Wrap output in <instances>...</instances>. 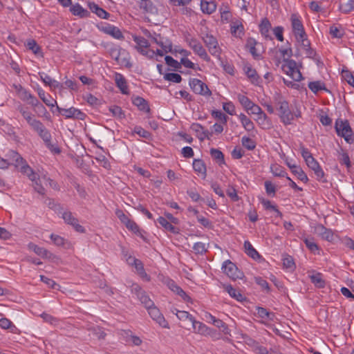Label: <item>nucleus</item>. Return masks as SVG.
Here are the masks:
<instances>
[{"label": "nucleus", "instance_id": "864d4df0", "mask_svg": "<svg viewBox=\"0 0 354 354\" xmlns=\"http://www.w3.org/2000/svg\"><path fill=\"white\" fill-rule=\"evenodd\" d=\"M319 234L323 239L326 241H332L333 239V233L330 230L324 227L323 225L318 227Z\"/></svg>", "mask_w": 354, "mask_h": 354}, {"label": "nucleus", "instance_id": "4c0bfd02", "mask_svg": "<svg viewBox=\"0 0 354 354\" xmlns=\"http://www.w3.org/2000/svg\"><path fill=\"white\" fill-rule=\"evenodd\" d=\"M192 325L196 333L201 335H207L209 333V328L203 323L195 320V319L194 322H192Z\"/></svg>", "mask_w": 354, "mask_h": 354}, {"label": "nucleus", "instance_id": "f704fd0d", "mask_svg": "<svg viewBox=\"0 0 354 354\" xmlns=\"http://www.w3.org/2000/svg\"><path fill=\"white\" fill-rule=\"evenodd\" d=\"M239 118L241 122L243 127L247 131H252L254 129V124L253 122L244 113H241Z\"/></svg>", "mask_w": 354, "mask_h": 354}, {"label": "nucleus", "instance_id": "cd10ccee", "mask_svg": "<svg viewBox=\"0 0 354 354\" xmlns=\"http://www.w3.org/2000/svg\"><path fill=\"white\" fill-rule=\"evenodd\" d=\"M37 93L40 99L50 107H53L57 102L48 94H46L41 88H38Z\"/></svg>", "mask_w": 354, "mask_h": 354}, {"label": "nucleus", "instance_id": "9d476101", "mask_svg": "<svg viewBox=\"0 0 354 354\" xmlns=\"http://www.w3.org/2000/svg\"><path fill=\"white\" fill-rule=\"evenodd\" d=\"M189 46L193 50V51L198 55L201 58L206 62L210 61V57L203 48L201 42L195 38H191L187 39Z\"/></svg>", "mask_w": 354, "mask_h": 354}, {"label": "nucleus", "instance_id": "13d9d810", "mask_svg": "<svg viewBox=\"0 0 354 354\" xmlns=\"http://www.w3.org/2000/svg\"><path fill=\"white\" fill-rule=\"evenodd\" d=\"M140 302L145 306L147 309L153 306V301L149 298V297L144 291L141 295L138 297Z\"/></svg>", "mask_w": 354, "mask_h": 354}, {"label": "nucleus", "instance_id": "5fc2aeb1", "mask_svg": "<svg viewBox=\"0 0 354 354\" xmlns=\"http://www.w3.org/2000/svg\"><path fill=\"white\" fill-rule=\"evenodd\" d=\"M257 314L259 317L267 319L268 320L272 321L274 317V314L267 310V309L259 307L257 308Z\"/></svg>", "mask_w": 354, "mask_h": 354}, {"label": "nucleus", "instance_id": "bf43d9fd", "mask_svg": "<svg viewBox=\"0 0 354 354\" xmlns=\"http://www.w3.org/2000/svg\"><path fill=\"white\" fill-rule=\"evenodd\" d=\"M47 148L53 153L59 154L61 153V149L56 144H53L51 142V134L50 133V136L48 138L47 141H44Z\"/></svg>", "mask_w": 354, "mask_h": 354}, {"label": "nucleus", "instance_id": "09e8293b", "mask_svg": "<svg viewBox=\"0 0 354 354\" xmlns=\"http://www.w3.org/2000/svg\"><path fill=\"white\" fill-rule=\"evenodd\" d=\"M270 170L272 174L275 176L286 178V176H288L285 169L281 165L277 164L272 165Z\"/></svg>", "mask_w": 354, "mask_h": 354}, {"label": "nucleus", "instance_id": "9b49d317", "mask_svg": "<svg viewBox=\"0 0 354 354\" xmlns=\"http://www.w3.org/2000/svg\"><path fill=\"white\" fill-rule=\"evenodd\" d=\"M62 213V218L64 219V222L71 225L73 229L80 233H84L85 229L83 226L79 224L78 219L75 218L71 212L70 211H65Z\"/></svg>", "mask_w": 354, "mask_h": 354}, {"label": "nucleus", "instance_id": "c85d7f7f", "mask_svg": "<svg viewBox=\"0 0 354 354\" xmlns=\"http://www.w3.org/2000/svg\"><path fill=\"white\" fill-rule=\"evenodd\" d=\"M90 10L101 19H109L110 14L95 3H89Z\"/></svg>", "mask_w": 354, "mask_h": 354}, {"label": "nucleus", "instance_id": "393cba45", "mask_svg": "<svg viewBox=\"0 0 354 354\" xmlns=\"http://www.w3.org/2000/svg\"><path fill=\"white\" fill-rule=\"evenodd\" d=\"M256 121L259 126L263 129H270L272 127L271 120L264 112L257 116Z\"/></svg>", "mask_w": 354, "mask_h": 354}, {"label": "nucleus", "instance_id": "f03ea898", "mask_svg": "<svg viewBox=\"0 0 354 354\" xmlns=\"http://www.w3.org/2000/svg\"><path fill=\"white\" fill-rule=\"evenodd\" d=\"M277 109L279 111L281 122L286 126L292 124L295 118L301 116V111L299 109L292 111L288 101L282 98H280L277 102Z\"/></svg>", "mask_w": 354, "mask_h": 354}, {"label": "nucleus", "instance_id": "680f3d73", "mask_svg": "<svg viewBox=\"0 0 354 354\" xmlns=\"http://www.w3.org/2000/svg\"><path fill=\"white\" fill-rule=\"evenodd\" d=\"M163 77L167 81L175 83H179L182 80V77L179 74L175 73H165Z\"/></svg>", "mask_w": 354, "mask_h": 354}, {"label": "nucleus", "instance_id": "603ef678", "mask_svg": "<svg viewBox=\"0 0 354 354\" xmlns=\"http://www.w3.org/2000/svg\"><path fill=\"white\" fill-rule=\"evenodd\" d=\"M125 226L129 230L145 239L142 233V230L140 229L139 226L133 221L130 219V221L125 224Z\"/></svg>", "mask_w": 354, "mask_h": 354}, {"label": "nucleus", "instance_id": "bb28decb", "mask_svg": "<svg viewBox=\"0 0 354 354\" xmlns=\"http://www.w3.org/2000/svg\"><path fill=\"white\" fill-rule=\"evenodd\" d=\"M271 28V24L267 18H264L261 20L259 24V30L261 34L266 39H272L270 35V30Z\"/></svg>", "mask_w": 354, "mask_h": 354}, {"label": "nucleus", "instance_id": "412c9836", "mask_svg": "<svg viewBox=\"0 0 354 354\" xmlns=\"http://www.w3.org/2000/svg\"><path fill=\"white\" fill-rule=\"evenodd\" d=\"M50 239L54 244L58 247H62L65 249H72L73 248V245L71 241L57 234H52Z\"/></svg>", "mask_w": 354, "mask_h": 354}, {"label": "nucleus", "instance_id": "6e6552de", "mask_svg": "<svg viewBox=\"0 0 354 354\" xmlns=\"http://www.w3.org/2000/svg\"><path fill=\"white\" fill-rule=\"evenodd\" d=\"M57 109L59 113L64 116L66 119H77L84 120L86 117V115L84 112L73 106L68 109H64L57 106Z\"/></svg>", "mask_w": 354, "mask_h": 354}, {"label": "nucleus", "instance_id": "f8f14e48", "mask_svg": "<svg viewBox=\"0 0 354 354\" xmlns=\"http://www.w3.org/2000/svg\"><path fill=\"white\" fill-rule=\"evenodd\" d=\"M148 313L151 319L159 326L165 328H169L168 322L165 319L160 310L154 305L147 309Z\"/></svg>", "mask_w": 354, "mask_h": 354}, {"label": "nucleus", "instance_id": "20e7f679", "mask_svg": "<svg viewBox=\"0 0 354 354\" xmlns=\"http://www.w3.org/2000/svg\"><path fill=\"white\" fill-rule=\"evenodd\" d=\"M281 69L295 81L299 82L303 79L301 73L297 68L296 62L293 59H284Z\"/></svg>", "mask_w": 354, "mask_h": 354}, {"label": "nucleus", "instance_id": "49530a36", "mask_svg": "<svg viewBox=\"0 0 354 354\" xmlns=\"http://www.w3.org/2000/svg\"><path fill=\"white\" fill-rule=\"evenodd\" d=\"M192 129L198 133V138L201 140L205 138H208V131H205L203 127L198 123L192 124L191 127Z\"/></svg>", "mask_w": 354, "mask_h": 354}, {"label": "nucleus", "instance_id": "39448f33", "mask_svg": "<svg viewBox=\"0 0 354 354\" xmlns=\"http://www.w3.org/2000/svg\"><path fill=\"white\" fill-rule=\"evenodd\" d=\"M335 130L339 136L343 137L348 143L353 142L352 137V129L348 120H337L335 122Z\"/></svg>", "mask_w": 354, "mask_h": 354}, {"label": "nucleus", "instance_id": "f3484780", "mask_svg": "<svg viewBox=\"0 0 354 354\" xmlns=\"http://www.w3.org/2000/svg\"><path fill=\"white\" fill-rule=\"evenodd\" d=\"M114 80L115 82L116 86L120 89V92L124 95H129V90L127 85V82L125 77L119 73H115L114 74Z\"/></svg>", "mask_w": 354, "mask_h": 354}, {"label": "nucleus", "instance_id": "a18cd8bd", "mask_svg": "<svg viewBox=\"0 0 354 354\" xmlns=\"http://www.w3.org/2000/svg\"><path fill=\"white\" fill-rule=\"evenodd\" d=\"M17 110L22 115V116L26 120L28 124L35 119L32 113L30 112L28 110V109L24 107L22 104L18 105Z\"/></svg>", "mask_w": 354, "mask_h": 354}, {"label": "nucleus", "instance_id": "052dcab7", "mask_svg": "<svg viewBox=\"0 0 354 354\" xmlns=\"http://www.w3.org/2000/svg\"><path fill=\"white\" fill-rule=\"evenodd\" d=\"M242 145L248 150H253L256 147L255 142L246 136H243L241 138Z\"/></svg>", "mask_w": 354, "mask_h": 354}, {"label": "nucleus", "instance_id": "ea45409f", "mask_svg": "<svg viewBox=\"0 0 354 354\" xmlns=\"http://www.w3.org/2000/svg\"><path fill=\"white\" fill-rule=\"evenodd\" d=\"M329 33L333 38L341 39L344 35L345 32L341 25H333L329 28Z\"/></svg>", "mask_w": 354, "mask_h": 354}, {"label": "nucleus", "instance_id": "dca6fc26", "mask_svg": "<svg viewBox=\"0 0 354 354\" xmlns=\"http://www.w3.org/2000/svg\"><path fill=\"white\" fill-rule=\"evenodd\" d=\"M99 29L102 32H104L106 35H111V37H113L115 39H124V35L122 33V32L120 31V30L118 27H116L113 25L106 24V26L99 27Z\"/></svg>", "mask_w": 354, "mask_h": 354}, {"label": "nucleus", "instance_id": "72a5a7b5", "mask_svg": "<svg viewBox=\"0 0 354 354\" xmlns=\"http://www.w3.org/2000/svg\"><path fill=\"white\" fill-rule=\"evenodd\" d=\"M39 75L40 77V80L46 86H49L50 87H53L55 88L59 86V83L57 80L53 79L50 76L44 72H39Z\"/></svg>", "mask_w": 354, "mask_h": 354}, {"label": "nucleus", "instance_id": "8fccbe9b", "mask_svg": "<svg viewBox=\"0 0 354 354\" xmlns=\"http://www.w3.org/2000/svg\"><path fill=\"white\" fill-rule=\"evenodd\" d=\"M28 248L30 250H32L37 255L41 256L43 257H46L48 254V251L47 250L34 243H29Z\"/></svg>", "mask_w": 354, "mask_h": 354}, {"label": "nucleus", "instance_id": "0e129e2a", "mask_svg": "<svg viewBox=\"0 0 354 354\" xmlns=\"http://www.w3.org/2000/svg\"><path fill=\"white\" fill-rule=\"evenodd\" d=\"M156 43L159 45L163 50L165 53L171 52L172 50V44L171 42L167 39L165 41H158L156 39H155Z\"/></svg>", "mask_w": 354, "mask_h": 354}, {"label": "nucleus", "instance_id": "2f4dec72", "mask_svg": "<svg viewBox=\"0 0 354 354\" xmlns=\"http://www.w3.org/2000/svg\"><path fill=\"white\" fill-rule=\"evenodd\" d=\"M223 288L230 296L235 299L236 301H242L245 299L244 296L240 292V291L234 288L231 285H223Z\"/></svg>", "mask_w": 354, "mask_h": 354}, {"label": "nucleus", "instance_id": "c9c22d12", "mask_svg": "<svg viewBox=\"0 0 354 354\" xmlns=\"http://www.w3.org/2000/svg\"><path fill=\"white\" fill-rule=\"evenodd\" d=\"M158 222L166 230L169 231L173 234L179 233V230L176 227H174L171 223H169L166 218L160 216L158 218Z\"/></svg>", "mask_w": 354, "mask_h": 354}, {"label": "nucleus", "instance_id": "ddd939ff", "mask_svg": "<svg viewBox=\"0 0 354 354\" xmlns=\"http://www.w3.org/2000/svg\"><path fill=\"white\" fill-rule=\"evenodd\" d=\"M28 125L39 135L43 141L48 140L50 133L41 121L35 118Z\"/></svg>", "mask_w": 354, "mask_h": 354}, {"label": "nucleus", "instance_id": "e2e57ef3", "mask_svg": "<svg viewBox=\"0 0 354 354\" xmlns=\"http://www.w3.org/2000/svg\"><path fill=\"white\" fill-rule=\"evenodd\" d=\"M342 77L344 80H345L349 85L354 87V76L348 70H342Z\"/></svg>", "mask_w": 354, "mask_h": 354}, {"label": "nucleus", "instance_id": "a19ab883", "mask_svg": "<svg viewBox=\"0 0 354 354\" xmlns=\"http://www.w3.org/2000/svg\"><path fill=\"white\" fill-rule=\"evenodd\" d=\"M106 48L110 56L113 59H118V57H120V53L122 49L120 46L115 45L114 44H107L106 45Z\"/></svg>", "mask_w": 354, "mask_h": 354}, {"label": "nucleus", "instance_id": "774afa93", "mask_svg": "<svg viewBox=\"0 0 354 354\" xmlns=\"http://www.w3.org/2000/svg\"><path fill=\"white\" fill-rule=\"evenodd\" d=\"M0 327L3 329H10L12 331L16 328L12 322L6 317L0 319Z\"/></svg>", "mask_w": 354, "mask_h": 354}, {"label": "nucleus", "instance_id": "6e6d98bb", "mask_svg": "<svg viewBox=\"0 0 354 354\" xmlns=\"http://www.w3.org/2000/svg\"><path fill=\"white\" fill-rule=\"evenodd\" d=\"M237 98L245 111L249 112V109L253 102L247 96L242 94H239Z\"/></svg>", "mask_w": 354, "mask_h": 354}, {"label": "nucleus", "instance_id": "c756f323", "mask_svg": "<svg viewBox=\"0 0 354 354\" xmlns=\"http://www.w3.org/2000/svg\"><path fill=\"white\" fill-rule=\"evenodd\" d=\"M201 9L203 13L211 15L216 10V3L214 1L201 0Z\"/></svg>", "mask_w": 354, "mask_h": 354}, {"label": "nucleus", "instance_id": "58836bf2", "mask_svg": "<svg viewBox=\"0 0 354 354\" xmlns=\"http://www.w3.org/2000/svg\"><path fill=\"white\" fill-rule=\"evenodd\" d=\"M244 248L245 253L253 259H258L260 258V254L254 248V247L249 241H244Z\"/></svg>", "mask_w": 354, "mask_h": 354}, {"label": "nucleus", "instance_id": "1a4fd4ad", "mask_svg": "<svg viewBox=\"0 0 354 354\" xmlns=\"http://www.w3.org/2000/svg\"><path fill=\"white\" fill-rule=\"evenodd\" d=\"M222 270L228 277L233 280L241 279L243 274L242 272L239 270L236 266L230 260H226L223 262Z\"/></svg>", "mask_w": 354, "mask_h": 354}, {"label": "nucleus", "instance_id": "338daca9", "mask_svg": "<svg viewBox=\"0 0 354 354\" xmlns=\"http://www.w3.org/2000/svg\"><path fill=\"white\" fill-rule=\"evenodd\" d=\"M133 133L138 134L140 137L144 138H151V133L148 131L144 129L142 127L140 126H136L134 127Z\"/></svg>", "mask_w": 354, "mask_h": 354}, {"label": "nucleus", "instance_id": "e433bc0d", "mask_svg": "<svg viewBox=\"0 0 354 354\" xmlns=\"http://www.w3.org/2000/svg\"><path fill=\"white\" fill-rule=\"evenodd\" d=\"M309 89L314 93H317L319 91H326L329 92V90L326 88L325 84L322 81H314L308 83Z\"/></svg>", "mask_w": 354, "mask_h": 354}, {"label": "nucleus", "instance_id": "f257e3e1", "mask_svg": "<svg viewBox=\"0 0 354 354\" xmlns=\"http://www.w3.org/2000/svg\"><path fill=\"white\" fill-rule=\"evenodd\" d=\"M6 158L9 165H14L19 171L33 183L35 190L41 195H45L46 190L44 187L39 183V176L33 171V169L28 165L26 160L17 151L9 150L6 153Z\"/></svg>", "mask_w": 354, "mask_h": 354}, {"label": "nucleus", "instance_id": "4468645a", "mask_svg": "<svg viewBox=\"0 0 354 354\" xmlns=\"http://www.w3.org/2000/svg\"><path fill=\"white\" fill-rule=\"evenodd\" d=\"M127 261L129 265L134 266L138 274L143 280L146 281H149L151 280L150 277L145 272L143 263L140 260L129 256V258L127 259Z\"/></svg>", "mask_w": 354, "mask_h": 354}, {"label": "nucleus", "instance_id": "de8ad7c7", "mask_svg": "<svg viewBox=\"0 0 354 354\" xmlns=\"http://www.w3.org/2000/svg\"><path fill=\"white\" fill-rule=\"evenodd\" d=\"M291 172L297 176V177L302 182L307 183L308 181L307 175L299 166L297 165L296 167H292Z\"/></svg>", "mask_w": 354, "mask_h": 354}, {"label": "nucleus", "instance_id": "6ab92c4d", "mask_svg": "<svg viewBox=\"0 0 354 354\" xmlns=\"http://www.w3.org/2000/svg\"><path fill=\"white\" fill-rule=\"evenodd\" d=\"M139 7L140 9L145 14L153 15L158 12L157 8L149 0H140Z\"/></svg>", "mask_w": 354, "mask_h": 354}, {"label": "nucleus", "instance_id": "4d7b16f0", "mask_svg": "<svg viewBox=\"0 0 354 354\" xmlns=\"http://www.w3.org/2000/svg\"><path fill=\"white\" fill-rule=\"evenodd\" d=\"M109 111L112 113L113 116L122 119L124 118L125 114L120 106L113 105L109 107Z\"/></svg>", "mask_w": 354, "mask_h": 354}, {"label": "nucleus", "instance_id": "69168bd1", "mask_svg": "<svg viewBox=\"0 0 354 354\" xmlns=\"http://www.w3.org/2000/svg\"><path fill=\"white\" fill-rule=\"evenodd\" d=\"M339 9L344 13H348L354 9V0H348L346 3H341Z\"/></svg>", "mask_w": 354, "mask_h": 354}, {"label": "nucleus", "instance_id": "2eb2a0df", "mask_svg": "<svg viewBox=\"0 0 354 354\" xmlns=\"http://www.w3.org/2000/svg\"><path fill=\"white\" fill-rule=\"evenodd\" d=\"M306 163L308 167L314 171L317 180L322 183L326 182V180L324 178V172L323 169L313 157L306 161Z\"/></svg>", "mask_w": 354, "mask_h": 354}, {"label": "nucleus", "instance_id": "37998d69", "mask_svg": "<svg viewBox=\"0 0 354 354\" xmlns=\"http://www.w3.org/2000/svg\"><path fill=\"white\" fill-rule=\"evenodd\" d=\"M261 203L266 209L274 212L276 216L280 218L282 217V213L278 209L277 207L275 205L272 204L269 200L262 198L261 200Z\"/></svg>", "mask_w": 354, "mask_h": 354}, {"label": "nucleus", "instance_id": "3c124183", "mask_svg": "<svg viewBox=\"0 0 354 354\" xmlns=\"http://www.w3.org/2000/svg\"><path fill=\"white\" fill-rule=\"evenodd\" d=\"M311 282L317 288H324L325 286V281L322 279L321 273H316L315 274L311 275Z\"/></svg>", "mask_w": 354, "mask_h": 354}, {"label": "nucleus", "instance_id": "4be33fe9", "mask_svg": "<svg viewBox=\"0 0 354 354\" xmlns=\"http://www.w3.org/2000/svg\"><path fill=\"white\" fill-rule=\"evenodd\" d=\"M244 71L247 77L253 84L257 86L260 84V77L254 68L250 65H246L244 67Z\"/></svg>", "mask_w": 354, "mask_h": 354}, {"label": "nucleus", "instance_id": "a878e982", "mask_svg": "<svg viewBox=\"0 0 354 354\" xmlns=\"http://www.w3.org/2000/svg\"><path fill=\"white\" fill-rule=\"evenodd\" d=\"M171 312L175 314L180 321L189 322L191 324L194 322V317L187 311L179 310L176 308H172Z\"/></svg>", "mask_w": 354, "mask_h": 354}, {"label": "nucleus", "instance_id": "423d86ee", "mask_svg": "<svg viewBox=\"0 0 354 354\" xmlns=\"http://www.w3.org/2000/svg\"><path fill=\"white\" fill-rule=\"evenodd\" d=\"M202 39L210 54L218 59H221V48L216 38L212 35L207 33L202 37Z\"/></svg>", "mask_w": 354, "mask_h": 354}, {"label": "nucleus", "instance_id": "a211bd4d", "mask_svg": "<svg viewBox=\"0 0 354 354\" xmlns=\"http://www.w3.org/2000/svg\"><path fill=\"white\" fill-rule=\"evenodd\" d=\"M231 34L236 38H242L245 34L244 26L239 20L233 21L230 24Z\"/></svg>", "mask_w": 354, "mask_h": 354}, {"label": "nucleus", "instance_id": "7ed1b4c3", "mask_svg": "<svg viewBox=\"0 0 354 354\" xmlns=\"http://www.w3.org/2000/svg\"><path fill=\"white\" fill-rule=\"evenodd\" d=\"M291 26L292 32L295 36L297 41L306 49L310 48V41L307 39L306 33L301 19V17L297 14H292L290 17Z\"/></svg>", "mask_w": 354, "mask_h": 354}, {"label": "nucleus", "instance_id": "aec40b11", "mask_svg": "<svg viewBox=\"0 0 354 354\" xmlns=\"http://www.w3.org/2000/svg\"><path fill=\"white\" fill-rule=\"evenodd\" d=\"M192 167L198 175H201L202 178L205 179L207 176L206 165L202 159H194L193 160Z\"/></svg>", "mask_w": 354, "mask_h": 354}, {"label": "nucleus", "instance_id": "0eeeda50", "mask_svg": "<svg viewBox=\"0 0 354 354\" xmlns=\"http://www.w3.org/2000/svg\"><path fill=\"white\" fill-rule=\"evenodd\" d=\"M189 84L192 91L196 94L205 97H209L212 95V91L207 85L197 78H191Z\"/></svg>", "mask_w": 354, "mask_h": 354}, {"label": "nucleus", "instance_id": "b1692460", "mask_svg": "<svg viewBox=\"0 0 354 354\" xmlns=\"http://www.w3.org/2000/svg\"><path fill=\"white\" fill-rule=\"evenodd\" d=\"M70 11L73 15L78 16L80 18H87L90 16L89 11L84 8L79 3L73 5L70 8Z\"/></svg>", "mask_w": 354, "mask_h": 354}, {"label": "nucleus", "instance_id": "7c9ffc66", "mask_svg": "<svg viewBox=\"0 0 354 354\" xmlns=\"http://www.w3.org/2000/svg\"><path fill=\"white\" fill-rule=\"evenodd\" d=\"M133 41L136 43V49L139 53H142L145 49L149 47V43L147 39L140 36H133Z\"/></svg>", "mask_w": 354, "mask_h": 354}, {"label": "nucleus", "instance_id": "79ce46f5", "mask_svg": "<svg viewBox=\"0 0 354 354\" xmlns=\"http://www.w3.org/2000/svg\"><path fill=\"white\" fill-rule=\"evenodd\" d=\"M26 47L32 51V53L36 55H40L43 57V53L41 50V47L37 44L35 39H28L26 41Z\"/></svg>", "mask_w": 354, "mask_h": 354}, {"label": "nucleus", "instance_id": "473e14b6", "mask_svg": "<svg viewBox=\"0 0 354 354\" xmlns=\"http://www.w3.org/2000/svg\"><path fill=\"white\" fill-rule=\"evenodd\" d=\"M133 104L136 106L139 110L144 111L145 113L150 112V108L148 102L143 98L139 96H137L133 99Z\"/></svg>", "mask_w": 354, "mask_h": 354}, {"label": "nucleus", "instance_id": "c03bdc74", "mask_svg": "<svg viewBox=\"0 0 354 354\" xmlns=\"http://www.w3.org/2000/svg\"><path fill=\"white\" fill-rule=\"evenodd\" d=\"M212 158L216 160L218 165L225 164L224 155L221 151L217 149L212 148L209 151Z\"/></svg>", "mask_w": 354, "mask_h": 354}, {"label": "nucleus", "instance_id": "5701e85b", "mask_svg": "<svg viewBox=\"0 0 354 354\" xmlns=\"http://www.w3.org/2000/svg\"><path fill=\"white\" fill-rule=\"evenodd\" d=\"M115 60L122 66H124L127 68H131L132 67V64L130 62L129 53L125 49L122 48L121 50L120 57H118V59Z\"/></svg>", "mask_w": 354, "mask_h": 354}]
</instances>
